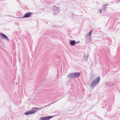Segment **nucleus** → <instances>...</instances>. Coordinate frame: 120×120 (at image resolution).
<instances>
[{
    "label": "nucleus",
    "mask_w": 120,
    "mask_h": 120,
    "mask_svg": "<svg viewBox=\"0 0 120 120\" xmlns=\"http://www.w3.org/2000/svg\"><path fill=\"white\" fill-rule=\"evenodd\" d=\"M108 5H105L103 6V9H105L106 8V6Z\"/></svg>",
    "instance_id": "nucleus-12"
},
{
    "label": "nucleus",
    "mask_w": 120,
    "mask_h": 120,
    "mask_svg": "<svg viewBox=\"0 0 120 120\" xmlns=\"http://www.w3.org/2000/svg\"><path fill=\"white\" fill-rule=\"evenodd\" d=\"M80 75L79 72H75L70 73L68 75V77L70 78H76L79 77Z\"/></svg>",
    "instance_id": "nucleus-1"
},
{
    "label": "nucleus",
    "mask_w": 120,
    "mask_h": 120,
    "mask_svg": "<svg viewBox=\"0 0 120 120\" xmlns=\"http://www.w3.org/2000/svg\"><path fill=\"white\" fill-rule=\"evenodd\" d=\"M54 102L52 103L51 104H49V105H48L45 106L42 108H36V107H34V108H32V112H33V114L35 113L38 110H40L41 109H42L44 108H45L46 107L48 106L49 105H50L54 103Z\"/></svg>",
    "instance_id": "nucleus-3"
},
{
    "label": "nucleus",
    "mask_w": 120,
    "mask_h": 120,
    "mask_svg": "<svg viewBox=\"0 0 120 120\" xmlns=\"http://www.w3.org/2000/svg\"><path fill=\"white\" fill-rule=\"evenodd\" d=\"M33 112H32V111H29L27 112H26L25 114L26 115H29L33 114Z\"/></svg>",
    "instance_id": "nucleus-8"
},
{
    "label": "nucleus",
    "mask_w": 120,
    "mask_h": 120,
    "mask_svg": "<svg viewBox=\"0 0 120 120\" xmlns=\"http://www.w3.org/2000/svg\"><path fill=\"white\" fill-rule=\"evenodd\" d=\"M79 41H78L77 42H76V44H77V43H79Z\"/></svg>",
    "instance_id": "nucleus-15"
},
{
    "label": "nucleus",
    "mask_w": 120,
    "mask_h": 120,
    "mask_svg": "<svg viewBox=\"0 0 120 120\" xmlns=\"http://www.w3.org/2000/svg\"><path fill=\"white\" fill-rule=\"evenodd\" d=\"M88 40H89V41H91L92 40V39L90 37H89L88 39Z\"/></svg>",
    "instance_id": "nucleus-13"
},
{
    "label": "nucleus",
    "mask_w": 120,
    "mask_h": 120,
    "mask_svg": "<svg viewBox=\"0 0 120 120\" xmlns=\"http://www.w3.org/2000/svg\"><path fill=\"white\" fill-rule=\"evenodd\" d=\"M100 80V77H98L94 79L91 82L90 86H91L93 87L98 84Z\"/></svg>",
    "instance_id": "nucleus-2"
},
{
    "label": "nucleus",
    "mask_w": 120,
    "mask_h": 120,
    "mask_svg": "<svg viewBox=\"0 0 120 120\" xmlns=\"http://www.w3.org/2000/svg\"><path fill=\"white\" fill-rule=\"evenodd\" d=\"M92 32V30L90 31L89 32V34H88V35H89V36H91Z\"/></svg>",
    "instance_id": "nucleus-10"
},
{
    "label": "nucleus",
    "mask_w": 120,
    "mask_h": 120,
    "mask_svg": "<svg viewBox=\"0 0 120 120\" xmlns=\"http://www.w3.org/2000/svg\"><path fill=\"white\" fill-rule=\"evenodd\" d=\"M32 14V13L31 12H29L28 13H26L25 14L24 16L23 17H17V18H28L30 17Z\"/></svg>",
    "instance_id": "nucleus-6"
},
{
    "label": "nucleus",
    "mask_w": 120,
    "mask_h": 120,
    "mask_svg": "<svg viewBox=\"0 0 120 120\" xmlns=\"http://www.w3.org/2000/svg\"><path fill=\"white\" fill-rule=\"evenodd\" d=\"M76 42L74 40H71L70 41V44L72 45H74L75 44Z\"/></svg>",
    "instance_id": "nucleus-9"
},
{
    "label": "nucleus",
    "mask_w": 120,
    "mask_h": 120,
    "mask_svg": "<svg viewBox=\"0 0 120 120\" xmlns=\"http://www.w3.org/2000/svg\"><path fill=\"white\" fill-rule=\"evenodd\" d=\"M53 116H47L42 117L40 118L38 120H49Z\"/></svg>",
    "instance_id": "nucleus-5"
},
{
    "label": "nucleus",
    "mask_w": 120,
    "mask_h": 120,
    "mask_svg": "<svg viewBox=\"0 0 120 120\" xmlns=\"http://www.w3.org/2000/svg\"><path fill=\"white\" fill-rule=\"evenodd\" d=\"M53 9L54 13L55 14H56L59 13L60 8L59 7L54 6Z\"/></svg>",
    "instance_id": "nucleus-4"
},
{
    "label": "nucleus",
    "mask_w": 120,
    "mask_h": 120,
    "mask_svg": "<svg viewBox=\"0 0 120 120\" xmlns=\"http://www.w3.org/2000/svg\"><path fill=\"white\" fill-rule=\"evenodd\" d=\"M102 10L100 9H99L98 10V12L100 14H101L102 13Z\"/></svg>",
    "instance_id": "nucleus-11"
},
{
    "label": "nucleus",
    "mask_w": 120,
    "mask_h": 120,
    "mask_svg": "<svg viewBox=\"0 0 120 120\" xmlns=\"http://www.w3.org/2000/svg\"><path fill=\"white\" fill-rule=\"evenodd\" d=\"M84 58H87L88 57V56H84Z\"/></svg>",
    "instance_id": "nucleus-14"
},
{
    "label": "nucleus",
    "mask_w": 120,
    "mask_h": 120,
    "mask_svg": "<svg viewBox=\"0 0 120 120\" xmlns=\"http://www.w3.org/2000/svg\"><path fill=\"white\" fill-rule=\"evenodd\" d=\"M0 35L2 38L8 41H9L8 38L5 35L3 34L0 33Z\"/></svg>",
    "instance_id": "nucleus-7"
}]
</instances>
